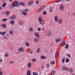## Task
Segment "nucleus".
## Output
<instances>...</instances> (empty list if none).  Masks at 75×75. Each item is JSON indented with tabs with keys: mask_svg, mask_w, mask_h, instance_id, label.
<instances>
[{
	"mask_svg": "<svg viewBox=\"0 0 75 75\" xmlns=\"http://www.w3.org/2000/svg\"><path fill=\"white\" fill-rule=\"evenodd\" d=\"M42 31H45V28H42Z\"/></svg>",
	"mask_w": 75,
	"mask_h": 75,
	"instance_id": "4d7b16f0",
	"label": "nucleus"
},
{
	"mask_svg": "<svg viewBox=\"0 0 75 75\" xmlns=\"http://www.w3.org/2000/svg\"><path fill=\"white\" fill-rule=\"evenodd\" d=\"M47 51H48V50H45V52H47Z\"/></svg>",
	"mask_w": 75,
	"mask_h": 75,
	"instance_id": "0e129e2a",
	"label": "nucleus"
},
{
	"mask_svg": "<svg viewBox=\"0 0 75 75\" xmlns=\"http://www.w3.org/2000/svg\"><path fill=\"white\" fill-rule=\"evenodd\" d=\"M2 21H3V22H4V21H7V19L5 18L2 19Z\"/></svg>",
	"mask_w": 75,
	"mask_h": 75,
	"instance_id": "bb28decb",
	"label": "nucleus"
},
{
	"mask_svg": "<svg viewBox=\"0 0 75 75\" xmlns=\"http://www.w3.org/2000/svg\"><path fill=\"white\" fill-rule=\"evenodd\" d=\"M42 69H43L44 68V67H43V66L42 65Z\"/></svg>",
	"mask_w": 75,
	"mask_h": 75,
	"instance_id": "69168bd1",
	"label": "nucleus"
},
{
	"mask_svg": "<svg viewBox=\"0 0 75 75\" xmlns=\"http://www.w3.org/2000/svg\"><path fill=\"white\" fill-rule=\"evenodd\" d=\"M50 64H53V65H54V64H55V61L54 60H53L52 62L50 63Z\"/></svg>",
	"mask_w": 75,
	"mask_h": 75,
	"instance_id": "c9c22d12",
	"label": "nucleus"
},
{
	"mask_svg": "<svg viewBox=\"0 0 75 75\" xmlns=\"http://www.w3.org/2000/svg\"><path fill=\"white\" fill-rule=\"evenodd\" d=\"M41 28H38V31H41Z\"/></svg>",
	"mask_w": 75,
	"mask_h": 75,
	"instance_id": "09e8293b",
	"label": "nucleus"
},
{
	"mask_svg": "<svg viewBox=\"0 0 75 75\" xmlns=\"http://www.w3.org/2000/svg\"><path fill=\"white\" fill-rule=\"evenodd\" d=\"M22 14L23 15L25 16H27L28 14L27 13L25 12H23Z\"/></svg>",
	"mask_w": 75,
	"mask_h": 75,
	"instance_id": "5701e85b",
	"label": "nucleus"
},
{
	"mask_svg": "<svg viewBox=\"0 0 75 75\" xmlns=\"http://www.w3.org/2000/svg\"><path fill=\"white\" fill-rule=\"evenodd\" d=\"M19 6L20 5H21V6H25V4L22 2H21L19 3Z\"/></svg>",
	"mask_w": 75,
	"mask_h": 75,
	"instance_id": "f8f14e48",
	"label": "nucleus"
},
{
	"mask_svg": "<svg viewBox=\"0 0 75 75\" xmlns=\"http://www.w3.org/2000/svg\"><path fill=\"white\" fill-rule=\"evenodd\" d=\"M10 23L12 25H13L15 23V21H10Z\"/></svg>",
	"mask_w": 75,
	"mask_h": 75,
	"instance_id": "f3484780",
	"label": "nucleus"
},
{
	"mask_svg": "<svg viewBox=\"0 0 75 75\" xmlns=\"http://www.w3.org/2000/svg\"><path fill=\"white\" fill-rule=\"evenodd\" d=\"M3 75V72L1 71H0V75Z\"/></svg>",
	"mask_w": 75,
	"mask_h": 75,
	"instance_id": "864d4df0",
	"label": "nucleus"
},
{
	"mask_svg": "<svg viewBox=\"0 0 75 75\" xmlns=\"http://www.w3.org/2000/svg\"><path fill=\"white\" fill-rule=\"evenodd\" d=\"M65 57L63 58L62 60V63H64V62L65 61Z\"/></svg>",
	"mask_w": 75,
	"mask_h": 75,
	"instance_id": "4c0bfd02",
	"label": "nucleus"
},
{
	"mask_svg": "<svg viewBox=\"0 0 75 75\" xmlns=\"http://www.w3.org/2000/svg\"><path fill=\"white\" fill-rule=\"evenodd\" d=\"M38 21L39 23L41 25H44L45 24V21L42 20V17L41 16H40L38 18Z\"/></svg>",
	"mask_w": 75,
	"mask_h": 75,
	"instance_id": "f257e3e1",
	"label": "nucleus"
},
{
	"mask_svg": "<svg viewBox=\"0 0 75 75\" xmlns=\"http://www.w3.org/2000/svg\"><path fill=\"white\" fill-rule=\"evenodd\" d=\"M62 69H63V70H67V68L65 67H62Z\"/></svg>",
	"mask_w": 75,
	"mask_h": 75,
	"instance_id": "ea45409f",
	"label": "nucleus"
},
{
	"mask_svg": "<svg viewBox=\"0 0 75 75\" xmlns=\"http://www.w3.org/2000/svg\"><path fill=\"white\" fill-rule=\"evenodd\" d=\"M62 44L61 46L62 47H63V46H64L65 45V42L62 41Z\"/></svg>",
	"mask_w": 75,
	"mask_h": 75,
	"instance_id": "6ab92c4d",
	"label": "nucleus"
},
{
	"mask_svg": "<svg viewBox=\"0 0 75 75\" xmlns=\"http://www.w3.org/2000/svg\"><path fill=\"white\" fill-rule=\"evenodd\" d=\"M16 54H19V52H16Z\"/></svg>",
	"mask_w": 75,
	"mask_h": 75,
	"instance_id": "338daca9",
	"label": "nucleus"
},
{
	"mask_svg": "<svg viewBox=\"0 0 75 75\" xmlns=\"http://www.w3.org/2000/svg\"><path fill=\"white\" fill-rule=\"evenodd\" d=\"M39 0H36L35 1L36 4H38L39 3Z\"/></svg>",
	"mask_w": 75,
	"mask_h": 75,
	"instance_id": "a878e982",
	"label": "nucleus"
},
{
	"mask_svg": "<svg viewBox=\"0 0 75 75\" xmlns=\"http://www.w3.org/2000/svg\"><path fill=\"white\" fill-rule=\"evenodd\" d=\"M28 4L29 6H30V5H32L31 3V2H28Z\"/></svg>",
	"mask_w": 75,
	"mask_h": 75,
	"instance_id": "de8ad7c7",
	"label": "nucleus"
},
{
	"mask_svg": "<svg viewBox=\"0 0 75 75\" xmlns=\"http://www.w3.org/2000/svg\"><path fill=\"white\" fill-rule=\"evenodd\" d=\"M56 3H59V0H58L56 2Z\"/></svg>",
	"mask_w": 75,
	"mask_h": 75,
	"instance_id": "052dcab7",
	"label": "nucleus"
},
{
	"mask_svg": "<svg viewBox=\"0 0 75 75\" xmlns=\"http://www.w3.org/2000/svg\"><path fill=\"white\" fill-rule=\"evenodd\" d=\"M25 45L26 46H27V47H28V46H30V43H29L28 42H26Z\"/></svg>",
	"mask_w": 75,
	"mask_h": 75,
	"instance_id": "aec40b11",
	"label": "nucleus"
},
{
	"mask_svg": "<svg viewBox=\"0 0 75 75\" xmlns=\"http://www.w3.org/2000/svg\"><path fill=\"white\" fill-rule=\"evenodd\" d=\"M2 32H0V34H1L2 35Z\"/></svg>",
	"mask_w": 75,
	"mask_h": 75,
	"instance_id": "e2e57ef3",
	"label": "nucleus"
},
{
	"mask_svg": "<svg viewBox=\"0 0 75 75\" xmlns=\"http://www.w3.org/2000/svg\"><path fill=\"white\" fill-rule=\"evenodd\" d=\"M16 69H17V70L18 69V67H17V68H16Z\"/></svg>",
	"mask_w": 75,
	"mask_h": 75,
	"instance_id": "774afa93",
	"label": "nucleus"
},
{
	"mask_svg": "<svg viewBox=\"0 0 75 75\" xmlns=\"http://www.w3.org/2000/svg\"><path fill=\"white\" fill-rule=\"evenodd\" d=\"M66 56H67L69 58H70L71 57V55H70V54H67Z\"/></svg>",
	"mask_w": 75,
	"mask_h": 75,
	"instance_id": "a19ab883",
	"label": "nucleus"
},
{
	"mask_svg": "<svg viewBox=\"0 0 75 75\" xmlns=\"http://www.w3.org/2000/svg\"><path fill=\"white\" fill-rule=\"evenodd\" d=\"M65 48L66 49H67V48H69V45H68V44H66V45L65 47Z\"/></svg>",
	"mask_w": 75,
	"mask_h": 75,
	"instance_id": "c756f323",
	"label": "nucleus"
},
{
	"mask_svg": "<svg viewBox=\"0 0 75 75\" xmlns=\"http://www.w3.org/2000/svg\"><path fill=\"white\" fill-rule=\"evenodd\" d=\"M55 72V71L54 70L53 71H52L51 74V75H54V73Z\"/></svg>",
	"mask_w": 75,
	"mask_h": 75,
	"instance_id": "b1692460",
	"label": "nucleus"
},
{
	"mask_svg": "<svg viewBox=\"0 0 75 75\" xmlns=\"http://www.w3.org/2000/svg\"><path fill=\"white\" fill-rule=\"evenodd\" d=\"M58 23H59V24H61L62 22V19H59L58 20Z\"/></svg>",
	"mask_w": 75,
	"mask_h": 75,
	"instance_id": "ddd939ff",
	"label": "nucleus"
},
{
	"mask_svg": "<svg viewBox=\"0 0 75 75\" xmlns=\"http://www.w3.org/2000/svg\"><path fill=\"white\" fill-rule=\"evenodd\" d=\"M9 14H10V12L8 11H6L5 13L6 16H8L9 15Z\"/></svg>",
	"mask_w": 75,
	"mask_h": 75,
	"instance_id": "dca6fc26",
	"label": "nucleus"
},
{
	"mask_svg": "<svg viewBox=\"0 0 75 75\" xmlns=\"http://www.w3.org/2000/svg\"><path fill=\"white\" fill-rule=\"evenodd\" d=\"M12 6L13 7H15V6L18 7L19 6V4L16 1L12 4Z\"/></svg>",
	"mask_w": 75,
	"mask_h": 75,
	"instance_id": "f03ea898",
	"label": "nucleus"
},
{
	"mask_svg": "<svg viewBox=\"0 0 75 75\" xmlns=\"http://www.w3.org/2000/svg\"><path fill=\"white\" fill-rule=\"evenodd\" d=\"M10 64H14V62H13V61H11L10 62Z\"/></svg>",
	"mask_w": 75,
	"mask_h": 75,
	"instance_id": "8fccbe9b",
	"label": "nucleus"
},
{
	"mask_svg": "<svg viewBox=\"0 0 75 75\" xmlns=\"http://www.w3.org/2000/svg\"><path fill=\"white\" fill-rule=\"evenodd\" d=\"M54 18L55 21H58V16H56L54 17Z\"/></svg>",
	"mask_w": 75,
	"mask_h": 75,
	"instance_id": "2eb2a0df",
	"label": "nucleus"
},
{
	"mask_svg": "<svg viewBox=\"0 0 75 75\" xmlns=\"http://www.w3.org/2000/svg\"><path fill=\"white\" fill-rule=\"evenodd\" d=\"M30 53L31 54H32V53H33V51L32 50H30Z\"/></svg>",
	"mask_w": 75,
	"mask_h": 75,
	"instance_id": "5fc2aeb1",
	"label": "nucleus"
},
{
	"mask_svg": "<svg viewBox=\"0 0 75 75\" xmlns=\"http://www.w3.org/2000/svg\"><path fill=\"white\" fill-rule=\"evenodd\" d=\"M9 1H10V2H12V1H13V0H10Z\"/></svg>",
	"mask_w": 75,
	"mask_h": 75,
	"instance_id": "680f3d73",
	"label": "nucleus"
},
{
	"mask_svg": "<svg viewBox=\"0 0 75 75\" xmlns=\"http://www.w3.org/2000/svg\"><path fill=\"white\" fill-rule=\"evenodd\" d=\"M2 7H4L6 6V3H4L2 5Z\"/></svg>",
	"mask_w": 75,
	"mask_h": 75,
	"instance_id": "4be33fe9",
	"label": "nucleus"
},
{
	"mask_svg": "<svg viewBox=\"0 0 75 75\" xmlns=\"http://www.w3.org/2000/svg\"><path fill=\"white\" fill-rule=\"evenodd\" d=\"M20 25H22L23 24V23H21V22H20Z\"/></svg>",
	"mask_w": 75,
	"mask_h": 75,
	"instance_id": "13d9d810",
	"label": "nucleus"
},
{
	"mask_svg": "<svg viewBox=\"0 0 75 75\" xmlns=\"http://www.w3.org/2000/svg\"><path fill=\"white\" fill-rule=\"evenodd\" d=\"M60 10H62L64 9V4H62L60 6Z\"/></svg>",
	"mask_w": 75,
	"mask_h": 75,
	"instance_id": "423d86ee",
	"label": "nucleus"
},
{
	"mask_svg": "<svg viewBox=\"0 0 75 75\" xmlns=\"http://www.w3.org/2000/svg\"><path fill=\"white\" fill-rule=\"evenodd\" d=\"M1 9H2V7L0 6V10H1Z\"/></svg>",
	"mask_w": 75,
	"mask_h": 75,
	"instance_id": "bf43d9fd",
	"label": "nucleus"
},
{
	"mask_svg": "<svg viewBox=\"0 0 75 75\" xmlns=\"http://www.w3.org/2000/svg\"><path fill=\"white\" fill-rule=\"evenodd\" d=\"M27 75H31V71L30 70H28L27 71Z\"/></svg>",
	"mask_w": 75,
	"mask_h": 75,
	"instance_id": "9b49d317",
	"label": "nucleus"
},
{
	"mask_svg": "<svg viewBox=\"0 0 75 75\" xmlns=\"http://www.w3.org/2000/svg\"><path fill=\"white\" fill-rule=\"evenodd\" d=\"M2 3H6V1L3 0H2Z\"/></svg>",
	"mask_w": 75,
	"mask_h": 75,
	"instance_id": "603ef678",
	"label": "nucleus"
},
{
	"mask_svg": "<svg viewBox=\"0 0 75 75\" xmlns=\"http://www.w3.org/2000/svg\"><path fill=\"white\" fill-rule=\"evenodd\" d=\"M51 35V31L49 32V33L47 34V35L48 37H50V35Z\"/></svg>",
	"mask_w": 75,
	"mask_h": 75,
	"instance_id": "cd10ccee",
	"label": "nucleus"
},
{
	"mask_svg": "<svg viewBox=\"0 0 75 75\" xmlns=\"http://www.w3.org/2000/svg\"><path fill=\"white\" fill-rule=\"evenodd\" d=\"M3 39H5V40H7V39H8L7 37H6V36H4L3 37Z\"/></svg>",
	"mask_w": 75,
	"mask_h": 75,
	"instance_id": "f704fd0d",
	"label": "nucleus"
},
{
	"mask_svg": "<svg viewBox=\"0 0 75 75\" xmlns=\"http://www.w3.org/2000/svg\"><path fill=\"white\" fill-rule=\"evenodd\" d=\"M40 48L38 47V48L37 49V52L38 53V52H40Z\"/></svg>",
	"mask_w": 75,
	"mask_h": 75,
	"instance_id": "e433bc0d",
	"label": "nucleus"
},
{
	"mask_svg": "<svg viewBox=\"0 0 75 75\" xmlns=\"http://www.w3.org/2000/svg\"><path fill=\"white\" fill-rule=\"evenodd\" d=\"M36 59L34 58L32 59V61L33 62H36Z\"/></svg>",
	"mask_w": 75,
	"mask_h": 75,
	"instance_id": "473e14b6",
	"label": "nucleus"
},
{
	"mask_svg": "<svg viewBox=\"0 0 75 75\" xmlns=\"http://www.w3.org/2000/svg\"><path fill=\"white\" fill-rule=\"evenodd\" d=\"M30 2H31V4H34V1H33V0H31Z\"/></svg>",
	"mask_w": 75,
	"mask_h": 75,
	"instance_id": "a18cd8bd",
	"label": "nucleus"
},
{
	"mask_svg": "<svg viewBox=\"0 0 75 75\" xmlns=\"http://www.w3.org/2000/svg\"><path fill=\"white\" fill-rule=\"evenodd\" d=\"M5 34H6V32H2V35H4Z\"/></svg>",
	"mask_w": 75,
	"mask_h": 75,
	"instance_id": "3c124183",
	"label": "nucleus"
},
{
	"mask_svg": "<svg viewBox=\"0 0 75 75\" xmlns=\"http://www.w3.org/2000/svg\"><path fill=\"white\" fill-rule=\"evenodd\" d=\"M16 18V16L15 15L12 16L11 18V20H14Z\"/></svg>",
	"mask_w": 75,
	"mask_h": 75,
	"instance_id": "6e6552de",
	"label": "nucleus"
},
{
	"mask_svg": "<svg viewBox=\"0 0 75 75\" xmlns=\"http://www.w3.org/2000/svg\"><path fill=\"white\" fill-rule=\"evenodd\" d=\"M3 61V59L1 58L0 59V62H1Z\"/></svg>",
	"mask_w": 75,
	"mask_h": 75,
	"instance_id": "6e6d98bb",
	"label": "nucleus"
},
{
	"mask_svg": "<svg viewBox=\"0 0 75 75\" xmlns=\"http://www.w3.org/2000/svg\"><path fill=\"white\" fill-rule=\"evenodd\" d=\"M10 34L11 35H12V34H13V32H12V31H10Z\"/></svg>",
	"mask_w": 75,
	"mask_h": 75,
	"instance_id": "49530a36",
	"label": "nucleus"
},
{
	"mask_svg": "<svg viewBox=\"0 0 75 75\" xmlns=\"http://www.w3.org/2000/svg\"><path fill=\"white\" fill-rule=\"evenodd\" d=\"M43 15H46L47 14V12L45 11H44L43 13Z\"/></svg>",
	"mask_w": 75,
	"mask_h": 75,
	"instance_id": "58836bf2",
	"label": "nucleus"
},
{
	"mask_svg": "<svg viewBox=\"0 0 75 75\" xmlns=\"http://www.w3.org/2000/svg\"><path fill=\"white\" fill-rule=\"evenodd\" d=\"M46 67L47 68H50V65L49 64H47L46 65Z\"/></svg>",
	"mask_w": 75,
	"mask_h": 75,
	"instance_id": "c03bdc74",
	"label": "nucleus"
},
{
	"mask_svg": "<svg viewBox=\"0 0 75 75\" xmlns=\"http://www.w3.org/2000/svg\"><path fill=\"white\" fill-rule=\"evenodd\" d=\"M49 11L50 13H52V7H50L49 8Z\"/></svg>",
	"mask_w": 75,
	"mask_h": 75,
	"instance_id": "4468645a",
	"label": "nucleus"
},
{
	"mask_svg": "<svg viewBox=\"0 0 75 75\" xmlns=\"http://www.w3.org/2000/svg\"><path fill=\"white\" fill-rule=\"evenodd\" d=\"M57 57V52H56L55 54V57L56 58Z\"/></svg>",
	"mask_w": 75,
	"mask_h": 75,
	"instance_id": "79ce46f5",
	"label": "nucleus"
},
{
	"mask_svg": "<svg viewBox=\"0 0 75 75\" xmlns=\"http://www.w3.org/2000/svg\"><path fill=\"white\" fill-rule=\"evenodd\" d=\"M33 28H30L29 29V31L30 32L31 31H33Z\"/></svg>",
	"mask_w": 75,
	"mask_h": 75,
	"instance_id": "c85d7f7f",
	"label": "nucleus"
},
{
	"mask_svg": "<svg viewBox=\"0 0 75 75\" xmlns=\"http://www.w3.org/2000/svg\"><path fill=\"white\" fill-rule=\"evenodd\" d=\"M29 11L28 9H25L24 10V12L25 13H27Z\"/></svg>",
	"mask_w": 75,
	"mask_h": 75,
	"instance_id": "2f4dec72",
	"label": "nucleus"
},
{
	"mask_svg": "<svg viewBox=\"0 0 75 75\" xmlns=\"http://www.w3.org/2000/svg\"><path fill=\"white\" fill-rule=\"evenodd\" d=\"M35 35L36 36L37 38H40V35L39 33H36L35 34Z\"/></svg>",
	"mask_w": 75,
	"mask_h": 75,
	"instance_id": "9d476101",
	"label": "nucleus"
},
{
	"mask_svg": "<svg viewBox=\"0 0 75 75\" xmlns=\"http://www.w3.org/2000/svg\"><path fill=\"white\" fill-rule=\"evenodd\" d=\"M69 62V59H66V62L67 63Z\"/></svg>",
	"mask_w": 75,
	"mask_h": 75,
	"instance_id": "37998d69",
	"label": "nucleus"
},
{
	"mask_svg": "<svg viewBox=\"0 0 75 75\" xmlns=\"http://www.w3.org/2000/svg\"><path fill=\"white\" fill-rule=\"evenodd\" d=\"M45 5L41 7L39 10H38V12L39 13H40V11H42L44 8H45Z\"/></svg>",
	"mask_w": 75,
	"mask_h": 75,
	"instance_id": "7ed1b4c3",
	"label": "nucleus"
},
{
	"mask_svg": "<svg viewBox=\"0 0 75 75\" xmlns=\"http://www.w3.org/2000/svg\"><path fill=\"white\" fill-rule=\"evenodd\" d=\"M27 66L28 68H30L31 67V62H29L27 65Z\"/></svg>",
	"mask_w": 75,
	"mask_h": 75,
	"instance_id": "0eeeda50",
	"label": "nucleus"
},
{
	"mask_svg": "<svg viewBox=\"0 0 75 75\" xmlns=\"http://www.w3.org/2000/svg\"><path fill=\"white\" fill-rule=\"evenodd\" d=\"M34 41L35 42H39V39L37 38H35L34 40Z\"/></svg>",
	"mask_w": 75,
	"mask_h": 75,
	"instance_id": "1a4fd4ad",
	"label": "nucleus"
},
{
	"mask_svg": "<svg viewBox=\"0 0 75 75\" xmlns=\"http://www.w3.org/2000/svg\"><path fill=\"white\" fill-rule=\"evenodd\" d=\"M1 26L2 27H3V28H6V25L5 24H3Z\"/></svg>",
	"mask_w": 75,
	"mask_h": 75,
	"instance_id": "393cba45",
	"label": "nucleus"
},
{
	"mask_svg": "<svg viewBox=\"0 0 75 75\" xmlns=\"http://www.w3.org/2000/svg\"><path fill=\"white\" fill-rule=\"evenodd\" d=\"M18 51H20V52H24V49L23 47H21L18 50Z\"/></svg>",
	"mask_w": 75,
	"mask_h": 75,
	"instance_id": "20e7f679",
	"label": "nucleus"
},
{
	"mask_svg": "<svg viewBox=\"0 0 75 75\" xmlns=\"http://www.w3.org/2000/svg\"><path fill=\"white\" fill-rule=\"evenodd\" d=\"M46 58H47L46 57H45L43 55H42L41 57V59H45Z\"/></svg>",
	"mask_w": 75,
	"mask_h": 75,
	"instance_id": "a211bd4d",
	"label": "nucleus"
},
{
	"mask_svg": "<svg viewBox=\"0 0 75 75\" xmlns=\"http://www.w3.org/2000/svg\"><path fill=\"white\" fill-rule=\"evenodd\" d=\"M67 71H68L70 72H73V70L71 69H67Z\"/></svg>",
	"mask_w": 75,
	"mask_h": 75,
	"instance_id": "412c9836",
	"label": "nucleus"
},
{
	"mask_svg": "<svg viewBox=\"0 0 75 75\" xmlns=\"http://www.w3.org/2000/svg\"><path fill=\"white\" fill-rule=\"evenodd\" d=\"M33 75H38V74L36 72H33Z\"/></svg>",
	"mask_w": 75,
	"mask_h": 75,
	"instance_id": "72a5a7b5",
	"label": "nucleus"
},
{
	"mask_svg": "<svg viewBox=\"0 0 75 75\" xmlns=\"http://www.w3.org/2000/svg\"><path fill=\"white\" fill-rule=\"evenodd\" d=\"M8 52H6L5 55V57H8Z\"/></svg>",
	"mask_w": 75,
	"mask_h": 75,
	"instance_id": "7c9ffc66",
	"label": "nucleus"
},
{
	"mask_svg": "<svg viewBox=\"0 0 75 75\" xmlns=\"http://www.w3.org/2000/svg\"><path fill=\"white\" fill-rule=\"evenodd\" d=\"M56 42H59L60 41H61V38H60L58 39H55Z\"/></svg>",
	"mask_w": 75,
	"mask_h": 75,
	"instance_id": "39448f33",
	"label": "nucleus"
}]
</instances>
